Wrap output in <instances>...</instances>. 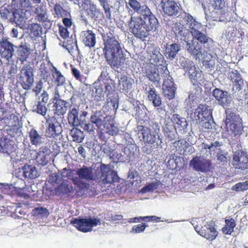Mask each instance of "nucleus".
<instances>
[{"label": "nucleus", "mask_w": 248, "mask_h": 248, "mask_svg": "<svg viewBox=\"0 0 248 248\" xmlns=\"http://www.w3.org/2000/svg\"><path fill=\"white\" fill-rule=\"evenodd\" d=\"M208 15L214 21H222L227 13L225 0H211L208 6Z\"/></svg>", "instance_id": "obj_6"}, {"label": "nucleus", "mask_w": 248, "mask_h": 248, "mask_svg": "<svg viewBox=\"0 0 248 248\" xmlns=\"http://www.w3.org/2000/svg\"><path fill=\"white\" fill-rule=\"evenodd\" d=\"M225 122L229 124V129L231 134L234 136L240 135L243 131V124L241 118L235 113L230 110L226 112Z\"/></svg>", "instance_id": "obj_10"}, {"label": "nucleus", "mask_w": 248, "mask_h": 248, "mask_svg": "<svg viewBox=\"0 0 248 248\" xmlns=\"http://www.w3.org/2000/svg\"><path fill=\"white\" fill-rule=\"evenodd\" d=\"M30 34L33 37H38L40 36L42 32V28L40 24L37 23H33L30 25L29 27Z\"/></svg>", "instance_id": "obj_48"}, {"label": "nucleus", "mask_w": 248, "mask_h": 248, "mask_svg": "<svg viewBox=\"0 0 248 248\" xmlns=\"http://www.w3.org/2000/svg\"><path fill=\"white\" fill-rule=\"evenodd\" d=\"M101 6L103 8L106 17L108 19L111 18V8H112L108 0H98Z\"/></svg>", "instance_id": "obj_45"}, {"label": "nucleus", "mask_w": 248, "mask_h": 248, "mask_svg": "<svg viewBox=\"0 0 248 248\" xmlns=\"http://www.w3.org/2000/svg\"><path fill=\"white\" fill-rule=\"evenodd\" d=\"M15 46L8 39L2 37L0 40V55L1 58L9 61L14 55Z\"/></svg>", "instance_id": "obj_21"}, {"label": "nucleus", "mask_w": 248, "mask_h": 248, "mask_svg": "<svg viewBox=\"0 0 248 248\" xmlns=\"http://www.w3.org/2000/svg\"><path fill=\"white\" fill-rule=\"evenodd\" d=\"M31 193V188L29 186H26L17 190L18 195L24 198L29 197Z\"/></svg>", "instance_id": "obj_55"}, {"label": "nucleus", "mask_w": 248, "mask_h": 248, "mask_svg": "<svg viewBox=\"0 0 248 248\" xmlns=\"http://www.w3.org/2000/svg\"><path fill=\"white\" fill-rule=\"evenodd\" d=\"M74 170H71V169H68L66 168H63L61 173V175L62 176V178H69L70 177H71L73 173V171Z\"/></svg>", "instance_id": "obj_63"}, {"label": "nucleus", "mask_w": 248, "mask_h": 248, "mask_svg": "<svg viewBox=\"0 0 248 248\" xmlns=\"http://www.w3.org/2000/svg\"><path fill=\"white\" fill-rule=\"evenodd\" d=\"M33 71V68L29 65H25L21 69L17 82L23 89L29 90L33 86L34 82Z\"/></svg>", "instance_id": "obj_8"}, {"label": "nucleus", "mask_w": 248, "mask_h": 248, "mask_svg": "<svg viewBox=\"0 0 248 248\" xmlns=\"http://www.w3.org/2000/svg\"><path fill=\"white\" fill-rule=\"evenodd\" d=\"M55 69V72L53 73L52 76L55 79V81L57 83V85H62L65 82V78L60 71L58 70L56 68Z\"/></svg>", "instance_id": "obj_52"}, {"label": "nucleus", "mask_w": 248, "mask_h": 248, "mask_svg": "<svg viewBox=\"0 0 248 248\" xmlns=\"http://www.w3.org/2000/svg\"><path fill=\"white\" fill-rule=\"evenodd\" d=\"M186 49L187 52L197 60L200 59L204 52L210 50L209 47H206L205 49L200 45L198 41L194 40L187 42Z\"/></svg>", "instance_id": "obj_18"}, {"label": "nucleus", "mask_w": 248, "mask_h": 248, "mask_svg": "<svg viewBox=\"0 0 248 248\" xmlns=\"http://www.w3.org/2000/svg\"><path fill=\"white\" fill-rule=\"evenodd\" d=\"M229 78L232 84V91L237 92L242 89L244 86V81L237 70H235L230 72Z\"/></svg>", "instance_id": "obj_27"}, {"label": "nucleus", "mask_w": 248, "mask_h": 248, "mask_svg": "<svg viewBox=\"0 0 248 248\" xmlns=\"http://www.w3.org/2000/svg\"><path fill=\"white\" fill-rule=\"evenodd\" d=\"M32 7L30 0H12L10 5L1 8L0 14L4 19L23 25L26 21L22 14L30 12Z\"/></svg>", "instance_id": "obj_3"}, {"label": "nucleus", "mask_w": 248, "mask_h": 248, "mask_svg": "<svg viewBox=\"0 0 248 248\" xmlns=\"http://www.w3.org/2000/svg\"><path fill=\"white\" fill-rule=\"evenodd\" d=\"M98 176L99 182L101 181L104 184H112L118 179L117 173L111 169L110 165L104 164L100 165Z\"/></svg>", "instance_id": "obj_13"}, {"label": "nucleus", "mask_w": 248, "mask_h": 248, "mask_svg": "<svg viewBox=\"0 0 248 248\" xmlns=\"http://www.w3.org/2000/svg\"><path fill=\"white\" fill-rule=\"evenodd\" d=\"M51 150L48 146H43L39 149L36 154V160L38 164L45 166L48 163L51 159Z\"/></svg>", "instance_id": "obj_25"}, {"label": "nucleus", "mask_w": 248, "mask_h": 248, "mask_svg": "<svg viewBox=\"0 0 248 248\" xmlns=\"http://www.w3.org/2000/svg\"><path fill=\"white\" fill-rule=\"evenodd\" d=\"M172 121L177 125L178 128L182 127L183 129L186 126V121L184 118H181L178 114H174L172 116Z\"/></svg>", "instance_id": "obj_46"}, {"label": "nucleus", "mask_w": 248, "mask_h": 248, "mask_svg": "<svg viewBox=\"0 0 248 248\" xmlns=\"http://www.w3.org/2000/svg\"><path fill=\"white\" fill-rule=\"evenodd\" d=\"M178 17L183 18L181 22L188 27L191 34L199 31L202 28L201 23L197 21L192 16L187 13L184 12L183 14L179 15Z\"/></svg>", "instance_id": "obj_20"}, {"label": "nucleus", "mask_w": 248, "mask_h": 248, "mask_svg": "<svg viewBox=\"0 0 248 248\" xmlns=\"http://www.w3.org/2000/svg\"><path fill=\"white\" fill-rule=\"evenodd\" d=\"M70 135L73 138L74 141L79 143L82 142L84 136L83 132L80 129L74 128L71 130Z\"/></svg>", "instance_id": "obj_44"}, {"label": "nucleus", "mask_w": 248, "mask_h": 248, "mask_svg": "<svg viewBox=\"0 0 248 248\" xmlns=\"http://www.w3.org/2000/svg\"><path fill=\"white\" fill-rule=\"evenodd\" d=\"M181 19H180L179 22H176L174 23V26L172 28V30L175 34L176 35H180L182 36L184 35V25L183 23L181 22Z\"/></svg>", "instance_id": "obj_50"}, {"label": "nucleus", "mask_w": 248, "mask_h": 248, "mask_svg": "<svg viewBox=\"0 0 248 248\" xmlns=\"http://www.w3.org/2000/svg\"><path fill=\"white\" fill-rule=\"evenodd\" d=\"M195 230L201 236L210 241L215 239L218 233L212 223L206 222L201 228L197 226Z\"/></svg>", "instance_id": "obj_19"}, {"label": "nucleus", "mask_w": 248, "mask_h": 248, "mask_svg": "<svg viewBox=\"0 0 248 248\" xmlns=\"http://www.w3.org/2000/svg\"><path fill=\"white\" fill-rule=\"evenodd\" d=\"M28 136L31 143L36 147L40 146L44 142L43 135L34 128L30 129L28 132Z\"/></svg>", "instance_id": "obj_30"}, {"label": "nucleus", "mask_w": 248, "mask_h": 248, "mask_svg": "<svg viewBox=\"0 0 248 248\" xmlns=\"http://www.w3.org/2000/svg\"><path fill=\"white\" fill-rule=\"evenodd\" d=\"M190 165L196 171L206 172L210 170L212 163L209 159L201 160L199 157L196 156L190 161Z\"/></svg>", "instance_id": "obj_23"}, {"label": "nucleus", "mask_w": 248, "mask_h": 248, "mask_svg": "<svg viewBox=\"0 0 248 248\" xmlns=\"http://www.w3.org/2000/svg\"><path fill=\"white\" fill-rule=\"evenodd\" d=\"M160 125L153 120L148 121V126L138 125V135L140 141L146 145L158 147L161 146L162 139L160 133Z\"/></svg>", "instance_id": "obj_4"}, {"label": "nucleus", "mask_w": 248, "mask_h": 248, "mask_svg": "<svg viewBox=\"0 0 248 248\" xmlns=\"http://www.w3.org/2000/svg\"><path fill=\"white\" fill-rule=\"evenodd\" d=\"M76 174L78 177H73L72 181L75 186L76 198H78L86 194L89 186V184L82 180L90 181L94 179V176L93 174L92 169L85 166H83L82 168L78 169L77 170Z\"/></svg>", "instance_id": "obj_5"}, {"label": "nucleus", "mask_w": 248, "mask_h": 248, "mask_svg": "<svg viewBox=\"0 0 248 248\" xmlns=\"http://www.w3.org/2000/svg\"><path fill=\"white\" fill-rule=\"evenodd\" d=\"M32 214L41 218L46 217L48 214V212L46 208L38 207L32 210Z\"/></svg>", "instance_id": "obj_53"}, {"label": "nucleus", "mask_w": 248, "mask_h": 248, "mask_svg": "<svg viewBox=\"0 0 248 248\" xmlns=\"http://www.w3.org/2000/svg\"><path fill=\"white\" fill-rule=\"evenodd\" d=\"M23 176L25 178L35 179L38 176V171L35 167L31 165H25L22 167Z\"/></svg>", "instance_id": "obj_34"}, {"label": "nucleus", "mask_w": 248, "mask_h": 248, "mask_svg": "<svg viewBox=\"0 0 248 248\" xmlns=\"http://www.w3.org/2000/svg\"><path fill=\"white\" fill-rule=\"evenodd\" d=\"M46 118L45 136L48 138L56 139L62 131L60 122L54 116L48 115Z\"/></svg>", "instance_id": "obj_9"}, {"label": "nucleus", "mask_w": 248, "mask_h": 248, "mask_svg": "<svg viewBox=\"0 0 248 248\" xmlns=\"http://www.w3.org/2000/svg\"><path fill=\"white\" fill-rule=\"evenodd\" d=\"M134 83V79L127 76H122L119 80V86L123 91L128 92L132 88Z\"/></svg>", "instance_id": "obj_37"}, {"label": "nucleus", "mask_w": 248, "mask_h": 248, "mask_svg": "<svg viewBox=\"0 0 248 248\" xmlns=\"http://www.w3.org/2000/svg\"><path fill=\"white\" fill-rule=\"evenodd\" d=\"M162 67L163 73L161 75L164 78L162 84V93L166 99L171 100L175 97L176 87L175 86L172 78L170 75L167 67L166 66Z\"/></svg>", "instance_id": "obj_7"}, {"label": "nucleus", "mask_w": 248, "mask_h": 248, "mask_svg": "<svg viewBox=\"0 0 248 248\" xmlns=\"http://www.w3.org/2000/svg\"><path fill=\"white\" fill-rule=\"evenodd\" d=\"M194 117L196 122L202 119H210L212 117V112L206 105L200 104L194 111Z\"/></svg>", "instance_id": "obj_28"}, {"label": "nucleus", "mask_w": 248, "mask_h": 248, "mask_svg": "<svg viewBox=\"0 0 248 248\" xmlns=\"http://www.w3.org/2000/svg\"><path fill=\"white\" fill-rule=\"evenodd\" d=\"M61 178L58 173H53L49 177V182L52 185L59 184L61 182Z\"/></svg>", "instance_id": "obj_60"}, {"label": "nucleus", "mask_w": 248, "mask_h": 248, "mask_svg": "<svg viewBox=\"0 0 248 248\" xmlns=\"http://www.w3.org/2000/svg\"><path fill=\"white\" fill-rule=\"evenodd\" d=\"M11 119H14L15 124L13 122H10L9 124H11L9 126V129L8 130L9 134L12 136H14L15 134H17L19 130V122L18 118L15 115H12L10 116Z\"/></svg>", "instance_id": "obj_41"}, {"label": "nucleus", "mask_w": 248, "mask_h": 248, "mask_svg": "<svg viewBox=\"0 0 248 248\" xmlns=\"http://www.w3.org/2000/svg\"><path fill=\"white\" fill-rule=\"evenodd\" d=\"M53 15L54 17L57 18L71 16L70 13L58 2L56 3L53 7Z\"/></svg>", "instance_id": "obj_35"}, {"label": "nucleus", "mask_w": 248, "mask_h": 248, "mask_svg": "<svg viewBox=\"0 0 248 248\" xmlns=\"http://www.w3.org/2000/svg\"><path fill=\"white\" fill-rule=\"evenodd\" d=\"M30 54L31 49L27 47L26 45H21L17 47V58L21 63L27 61Z\"/></svg>", "instance_id": "obj_33"}, {"label": "nucleus", "mask_w": 248, "mask_h": 248, "mask_svg": "<svg viewBox=\"0 0 248 248\" xmlns=\"http://www.w3.org/2000/svg\"><path fill=\"white\" fill-rule=\"evenodd\" d=\"M210 119H206V120H202L200 121H198L197 122V124L200 125L202 128L204 129H210L211 128L212 125L211 123L209 122Z\"/></svg>", "instance_id": "obj_61"}, {"label": "nucleus", "mask_w": 248, "mask_h": 248, "mask_svg": "<svg viewBox=\"0 0 248 248\" xmlns=\"http://www.w3.org/2000/svg\"><path fill=\"white\" fill-rule=\"evenodd\" d=\"M63 47L65 48L70 53H73L75 48H78L77 41H73L71 39H68L63 43Z\"/></svg>", "instance_id": "obj_47"}, {"label": "nucleus", "mask_w": 248, "mask_h": 248, "mask_svg": "<svg viewBox=\"0 0 248 248\" xmlns=\"http://www.w3.org/2000/svg\"><path fill=\"white\" fill-rule=\"evenodd\" d=\"M232 165L237 169H248V154L242 150L234 152L232 155Z\"/></svg>", "instance_id": "obj_16"}, {"label": "nucleus", "mask_w": 248, "mask_h": 248, "mask_svg": "<svg viewBox=\"0 0 248 248\" xmlns=\"http://www.w3.org/2000/svg\"><path fill=\"white\" fill-rule=\"evenodd\" d=\"M147 52L150 56V63L154 64L159 65L162 70V66L167 67L166 62L164 60L163 56L160 52V48L154 44H150L148 46Z\"/></svg>", "instance_id": "obj_14"}, {"label": "nucleus", "mask_w": 248, "mask_h": 248, "mask_svg": "<svg viewBox=\"0 0 248 248\" xmlns=\"http://www.w3.org/2000/svg\"><path fill=\"white\" fill-rule=\"evenodd\" d=\"M148 98L150 101H152L155 107H159L162 104L161 98L154 88H150L148 91Z\"/></svg>", "instance_id": "obj_36"}, {"label": "nucleus", "mask_w": 248, "mask_h": 248, "mask_svg": "<svg viewBox=\"0 0 248 248\" xmlns=\"http://www.w3.org/2000/svg\"><path fill=\"white\" fill-rule=\"evenodd\" d=\"M160 182L157 181L150 183L143 186L141 189V192L144 193L148 192L153 191L158 188Z\"/></svg>", "instance_id": "obj_51"}, {"label": "nucleus", "mask_w": 248, "mask_h": 248, "mask_svg": "<svg viewBox=\"0 0 248 248\" xmlns=\"http://www.w3.org/2000/svg\"><path fill=\"white\" fill-rule=\"evenodd\" d=\"M103 41V55L106 62L113 68L120 67L125 58L119 36L116 34L114 29H108V31L101 33Z\"/></svg>", "instance_id": "obj_2"}, {"label": "nucleus", "mask_w": 248, "mask_h": 248, "mask_svg": "<svg viewBox=\"0 0 248 248\" xmlns=\"http://www.w3.org/2000/svg\"><path fill=\"white\" fill-rule=\"evenodd\" d=\"M53 104L54 113L57 115H63L67 110V102L60 98L58 91L55 92L54 97L52 99Z\"/></svg>", "instance_id": "obj_22"}, {"label": "nucleus", "mask_w": 248, "mask_h": 248, "mask_svg": "<svg viewBox=\"0 0 248 248\" xmlns=\"http://www.w3.org/2000/svg\"><path fill=\"white\" fill-rule=\"evenodd\" d=\"M225 225L222 228V233L224 235H231L236 226V221L232 217L225 218Z\"/></svg>", "instance_id": "obj_32"}, {"label": "nucleus", "mask_w": 248, "mask_h": 248, "mask_svg": "<svg viewBox=\"0 0 248 248\" xmlns=\"http://www.w3.org/2000/svg\"><path fill=\"white\" fill-rule=\"evenodd\" d=\"M100 223V220L97 218H74L72 220L71 223L78 231L87 232L92 231L93 227L96 226Z\"/></svg>", "instance_id": "obj_11"}, {"label": "nucleus", "mask_w": 248, "mask_h": 248, "mask_svg": "<svg viewBox=\"0 0 248 248\" xmlns=\"http://www.w3.org/2000/svg\"><path fill=\"white\" fill-rule=\"evenodd\" d=\"M59 31L60 36L63 39H66L69 37V32L68 29L62 25L59 27Z\"/></svg>", "instance_id": "obj_62"}, {"label": "nucleus", "mask_w": 248, "mask_h": 248, "mask_svg": "<svg viewBox=\"0 0 248 248\" xmlns=\"http://www.w3.org/2000/svg\"><path fill=\"white\" fill-rule=\"evenodd\" d=\"M180 49L179 45L176 43L172 44L166 47L164 54L166 57L172 60L176 57Z\"/></svg>", "instance_id": "obj_40"}, {"label": "nucleus", "mask_w": 248, "mask_h": 248, "mask_svg": "<svg viewBox=\"0 0 248 248\" xmlns=\"http://www.w3.org/2000/svg\"><path fill=\"white\" fill-rule=\"evenodd\" d=\"M115 91V86L111 80L106 79L103 84H100L96 89L94 95V100L97 102L104 99L105 93L107 96L112 93Z\"/></svg>", "instance_id": "obj_15"}, {"label": "nucleus", "mask_w": 248, "mask_h": 248, "mask_svg": "<svg viewBox=\"0 0 248 248\" xmlns=\"http://www.w3.org/2000/svg\"><path fill=\"white\" fill-rule=\"evenodd\" d=\"M90 121L91 123L94 124L98 129H102L103 120H102L101 116H100L98 113H94L92 115L90 118Z\"/></svg>", "instance_id": "obj_49"}, {"label": "nucleus", "mask_w": 248, "mask_h": 248, "mask_svg": "<svg viewBox=\"0 0 248 248\" xmlns=\"http://www.w3.org/2000/svg\"><path fill=\"white\" fill-rule=\"evenodd\" d=\"M248 188V185L246 182L237 183L232 187V189L236 191H243L247 190Z\"/></svg>", "instance_id": "obj_59"}, {"label": "nucleus", "mask_w": 248, "mask_h": 248, "mask_svg": "<svg viewBox=\"0 0 248 248\" xmlns=\"http://www.w3.org/2000/svg\"><path fill=\"white\" fill-rule=\"evenodd\" d=\"M212 95L218 101L219 104L224 105L227 103V92L223 91L218 88H215L212 92Z\"/></svg>", "instance_id": "obj_38"}, {"label": "nucleus", "mask_w": 248, "mask_h": 248, "mask_svg": "<svg viewBox=\"0 0 248 248\" xmlns=\"http://www.w3.org/2000/svg\"><path fill=\"white\" fill-rule=\"evenodd\" d=\"M194 37V40H196L199 44L206 49L205 45H208L209 42H212V40L208 37L205 34L198 31L192 34Z\"/></svg>", "instance_id": "obj_39"}, {"label": "nucleus", "mask_w": 248, "mask_h": 248, "mask_svg": "<svg viewBox=\"0 0 248 248\" xmlns=\"http://www.w3.org/2000/svg\"><path fill=\"white\" fill-rule=\"evenodd\" d=\"M159 65L154 64L153 63H149L145 69V74L149 79L155 83L160 84V78L158 69H161Z\"/></svg>", "instance_id": "obj_24"}, {"label": "nucleus", "mask_w": 248, "mask_h": 248, "mask_svg": "<svg viewBox=\"0 0 248 248\" xmlns=\"http://www.w3.org/2000/svg\"><path fill=\"white\" fill-rule=\"evenodd\" d=\"M32 111L45 117L47 114V108L45 104L36 101L32 107Z\"/></svg>", "instance_id": "obj_43"}, {"label": "nucleus", "mask_w": 248, "mask_h": 248, "mask_svg": "<svg viewBox=\"0 0 248 248\" xmlns=\"http://www.w3.org/2000/svg\"><path fill=\"white\" fill-rule=\"evenodd\" d=\"M227 153H224L223 151L218 152L217 154V160L223 165L227 162Z\"/></svg>", "instance_id": "obj_58"}, {"label": "nucleus", "mask_w": 248, "mask_h": 248, "mask_svg": "<svg viewBox=\"0 0 248 248\" xmlns=\"http://www.w3.org/2000/svg\"><path fill=\"white\" fill-rule=\"evenodd\" d=\"M194 72L191 73V74H190V75H189V78L192 82V83H193V85H198V81H197V75L198 74V71L196 70L195 69V68H194Z\"/></svg>", "instance_id": "obj_64"}, {"label": "nucleus", "mask_w": 248, "mask_h": 248, "mask_svg": "<svg viewBox=\"0 0 248 248\" xmlns=\"http://www.w3.org/2000/svg\"><path fill=\"white\" fill-rule=\"evenodd\" d=\"M102 126L106 129V133L109 135H116L119 133V128L115 126L114 118L112 116L108 115L104 118Z\"/></svg>", "instance_id": "obj_29"}, {"label": "nucleus", "mask_w": 248, "mask_h": 248, "mask_svg": "<svg viewBox=\"0 0 248 248\" xmlns=\"http://www.w3.org/2000/svg\"><path fill=\"white\" fill-rule=\"evenodd\" d=\"M147 227V225L145 223L139 224L138 225H134L131 231L132 233H138L143 232Z\"/></svg>", "instance_id": "obj_57"}, {"label": "nucleus", "mask_w": 248, "mask_h": 248, "mask_svg": "<svg viewBox=\"0 0 248 248\" xmlns=\"http://www.w3.org/2000/svg\"><path fill=\"white\" fill-rule=\"evenodd\" d=\"M60 142H58L56 141L51 140V142L50 145V147H51V154L54 156H56L60 152V146L59 145Z\"/></svg>", "instance_id": "obj_56"}, {"label": "nucleus", "mask_w": 248, "mask_h": 248, "mask_svg": "<svg viewBox=\"0 0 248 248\" xmlns=\"http://www.w3.org/2000/svg\"><path fill=\"white\" fill-rule=\"evenodd\" d=\"M34 13L36 15V18L39 21L45 22L46 21L47 19L46 9L44 5H41L36 7Z\"/></svg>", "instance_id": "obj_42"}, {"label": "nucleus", "mask_w": 248, "mask_h": 248, "mask_svg": "<svg viewBox=\"0 0 248 248\" xmlns=\"http://www.w3.org/2000/svg\"><path fill=\"white\" fill-rule=\"evenodd\" d=\"M180 65L186 72L190 73V71L192 70L193 62L188 59L183 58L181 60Z\"/></svg>", "instance_id": "obj_54"}, {"label": "nucleus", "mask_w": 248, "mask_h": 248, "mask_svg": "<svg viewBox=\"0 0 248 248\" xmlns=\"http://www.w3.org/2000/svg\"><path fill=\"white\" fill-rule=\"evenodd\" d=\"M56 194L58 195L66 196L72 198L75 197L76 191L71 183L68 180H63L55 189Z\"/></svg>", "instance_id": "obj_17"}, {"label": "nucleus", "mask_w": 248, "mask_h": 248, "mask_svg": "<svg viewBox=\"0 0 248 248\" xmlns=\"http://www.w3.org/2000/svg\"><path fill=\"white\" fill-rule=\"evenodd\" d=\"M160 6L165 16H176L182 10L180 3L174 0H161Z\"/></svg>", "instance_id": "obj_12"}, {"label": "nucleus", "mask_w": 248, "mask_h": 248, "mask_svg": "<svg viewBox=\"0 0 248 248\" xmlns=\"http://www.w3.org/2000/svg\"><path fill=\"white\" fill-rule=\"evenodd\" d=\"M128 5L134 12L143 16V18L131 16L128 21V26L136 38L143 40L149 36L150 31L157 29L158 20L147 5H141L137 0H129Z\"/></svg>", "instance_id": "obj_1"}, {"label": "nucleus", "mask_w": 248, "mask_h": 248, "mask_svg": "<svg viewBox=\"0 0 248 248\" xmlns=\"http://www.w3.org/2000/svg\"><path fill=\"white\" fill-rule=\"evenodd\" d=\"M67 119L70 125L74 127L81 125L84 124V120L78 118V109L76 108L71 109L68 113Z\"/></svg>", "instance_id": "obj_31"}, {"label": "nucleus", "mask_w": 248, "mask_h": 248, "mask_svg": "<svg viewBox=\"0 0 248 248\" xmlns=\"http://www.w3.org/2000/svg\"><path fill=\"white\" fill-rule=\"evenodd\" d=\"M80 38L82 43L86 47L92 48L96 44V34L92 30L82 31L80 34Z\"/></svg>", "instance_id": "obj_26"}]
</instances>
